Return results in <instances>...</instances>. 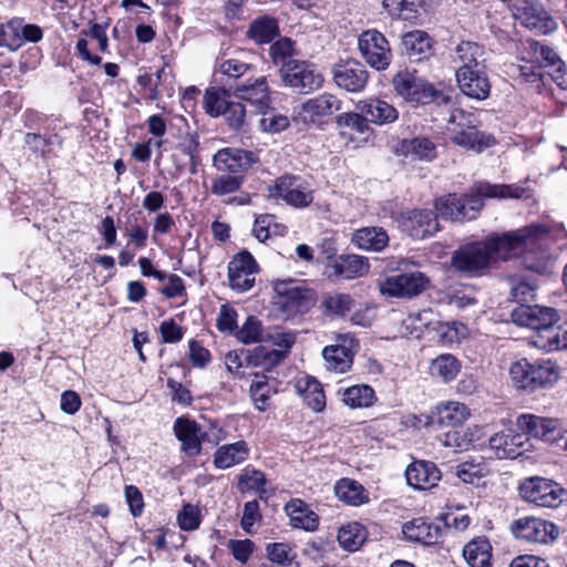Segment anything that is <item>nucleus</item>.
Here are the masks:
<instances>
[{"label":"nucleus","instance_id":"48","mask_svg":"<svg viewBox=\"0 0 567 567\" xmlns=\"http://www.w3.org/2000/svg\"><path fill=\"white\" fill-rule=\"evenodd\" d=\"M0 47L11 52L21 48L20 18H13L0 24Z\"/></svg>","mask_w":567,"mask_h":567},{"label":"nucleus","instance_id":"34","mask_svg":"<svg viewBox=\"0 0 567 567\" xmlns=\"http://www.w3.org/2000/svg\"><path fill=\"white\" fill-rule=\"evenodd\" d=\"M396 153L413 161H432L436 156V146L427 137L402 140L396 146Z\"/></svg>","mask_w":567,"mask_h":567},{"label":"nucleus","instance_id":"24","mask_svg":"<svg viewBox=\"0 0 567 567\" xmlns=\"http://www.w3.org/2000/svg\"><path fill=\"white\" fill-rule=\"evenodd\" d=\"M516 425L526 436L532 435L544 441H553L556 439L555 432L560 426V421L535 414H522L517 417Z\"/></svg>","mask_w":567,"mask_h":567},{"label":"nucleus","instance_id":"52","mask_svg":"<svg viewBox=\"0 0 567 567\" xmlns=\"http://www.w3.org/2000/svg\"><path fill=\"white\" fill-rule=\"evenodd\" d=\"M265 336L261 322L254 316H249L236 332V338L245 344L264 342Z\"/></svg>","mask_w":567,"mask_h":567},{"label":"nucleus","instance_id":"28","mask_svg":"<svg viewBox=\"0 0 567 567\" xmlns=\"http://www.w3.org/2000/svg\"><path fill=\"white\" fill-rule=\"evenodd\" d=\"M402 49L404 54L414 62L427 59L433 53L430 35L422 30H413L402 35Z\"/></svg>","mask_w":567,"mask_h":567},{"label":"nucleus","instance_id":"19","mask_svg":"<svg viewBox=\"0 0 567 567\" xmlns=\"http://www.w3.org/2000/svg\"><path fill=\"white\" fill-rule=\"evenodd\" d=\"M370 269L365 257L358 255H340L330 259L324 268V275L328 279L351 280L363 277Z\"/></svg>","mask_w":567,"mask_h":567},{"label":"nucleus","instance_id":"45","mask_svg":"<svg viewBox=\"0 0 567 567\" xmlns=\"http://www.w3.org/2000/svg\"><path fill=\"white\" fill-rule=\"evenodd\" d=\"M298 389L303 392L305 403L315 412H320L326 406V398L319 382L310 378L298 381Z\"/></svg>","mask_w":567,"mask_h":567},{"label":"nucleus","instance_id":"39","mask_svg":"<svg viewBox=\"0 0 567 567\" xmlns=\"http://www.w3.org/2000/svg\"><path fill=\"white\" fill-rule=\"evenodd\" d=\"M336 494L339 499L352 506L362 505L369 499L365 488L358 482L349 478H342L337 483Z\"/></svg>","mask_w":567,"mask_h":567},{"label":"nucleus","instance_id":"43","mask_svg":"<svg viewBox=\"0 0 567 567\" xmlns=\"http://www.w3.org/2000/svg\"><path fill=\"white\" fill-rule=\"evenodd\" d=\"M461 371L460 361L450 353L440 354L432 360L430 372L444 382L453 380Z\"/></svg>","mask_w":567,"mask_h":567},{"label":"nucleus","instance_id":"16","mask_svg":"<svg viewBox=\"0 0 567 567\" xmlns=\"http://www.w3.org/2000/svg\"><path fill=\"white\" fill-rule=\"evenodd\" d=\"M258 271L259 266L249 251L243 250L236 254L228 264L230 288L240 293L250 290Z\"/></svg>","mask_w":567,"mask_h":567},{"label":"nucleus","instance_id":"59","mask_svg":"<svg viewBox=\"0 0 567 567\" xmlns=\"http://www.w3.org/2000/svg\"><path fill=\"white\" fill-rule=\"evenodd\" d=\"M178 525L183 530H195L200 525V509L192 504L183 506L177 516Z\"/></svg>","mask_w":567,"mask_h":567},{"label":"nucleus","instance_id":"42","mask_svg":"<svg viewBox=\"0 0 567 567\" xmlns=\"http://www.w3.org/2000/svg\"><path fill=\"white\" fill-rule=\"evenodd\" d=\"M468 415L470 410L460 402H447L437 409V421L445 426L458 427Z\"/></svg>","mask_w":567,"mask_h":567},{"label":"nucleus","instance_id":"5","mask_svg":"<svg viewBox=\"0 0 567 567\" xmlns=\"http://www.w3.org/2000/svg\"><path fill=\"white\" fill-rule=\"evenodd\" d=\"M509 375L516 388L533 392L556 382L558 371L549 360L530 362L527 359H520L512 363Z\"/></svg>","mask_w":567,"mask_h":567},{"label":"nucleus","instance_id":"36","mask_svg":"<svg viewBox=\"0 0 567 567\" xmlns=\"http://www.w3.org/2000/svg\"><path fill=\"white\" fill-rule=\"evenodd\" d=\"M463 557L470 567H491L492 546L485 537L474 538L464 546Z\"/></svg>","mask_w":567,"mask_h":567},{"label":"nucleus","instance_id":"57","mask_svg":"<svg viewBox=\"0 0 567 567\" xmlns=\"http://www.w3.org/2000/svg\"><path fill=\"white\" fill-rule=\"evenodd\" d=\"M530 51L535 54L536 59L544 63L545 68L558 65L561 68L563 61L558 54L548 45L542 44L538 41L528 42Z\"/></svg>","mask_w":567,"mask_h":567},{"label":"nucleus","instance_id":"53","mask_svg":"<svg viewBox=\"0 0 567 567\" xmlns=\"http://www.w3.org/2000/svg\"><path fill=\"white\" fill-rule=\"evenodd\" d=\"M536 281L530 276H513L511 278L512 296L517 302L526 301L534 296Z\"/></svg>","mask_w":567,"mask_h":567},{"label":"nucleus","instance_id":"25","mask_svg":"<svg viewBox=\"0 0 567 567\" xmlns=\"http://www.w3.org/2000/svg\"><path fill=\"white\" fill-rule=\"evenodd\" d=\"M454 62L458 63L455 72L473 71L486 68L487 52L478 42L462 40L454 49Z\"/></svg>","mask_w":567,"mask_h":567},{"label":"nucleus","instance_id":"63","mask_svg":"<svg viewBox=\"0 0 567 567\" xmlns=\"http://www.w3.org/2000/svg\"><path fill=\"white\" fill-rule=\"evenodd\" d=\"M368 121L369 118L367 116L363 117L362 115L353 112L342 113L337 117V123L339 126L351 127L360 134H363L368 131Z\"/></svg>","mask_w":567,"mask_h":567},{"label":"nucleus","instance_id":"60","mask_svg":"<svg viewBox=\"0 0 567 567\" xmlns=\"http://www.w3.org/2000/svg\"><path fill=\"white\" fill-rule=\"evenodd\" d=\"M455 475L467 484H476L483 477V466L472 461L463 462L455 467Z\"/></svg>","mask_w":567,"mask_h":567},{"label":"nucleus","instance_id":"7","mask_svg":"<svg viewBox=\"0 0 567 567\" xmlns=\"http://www.w3.org/2000/svg\"><path fill=\"white\" fill-rule=\"evenodd\" d=\"M274 290L275 305L286 318L303 313L312 306V291L296 280H277Z\"/></svg>","mask_w":567,"mask_h":567},{"label":"nucleus","instance_id":"58","mask_svg":"<svg viewBox=\"0 0 567 567\" xmlns=\"http://www.w3.org/2000/svg\"><path fill=\"white\" fill-rule=\"evenodd\" d=\"M546 337L547 341L538 340L536 347L548 352L567 349V329L557 327L554 330H549Z\"/></svg>","mask_w":567,"mask_h":567},{"label":"nucleus","instance_id":"49","mask_svg":"<svg viewBox=\"0 0 567 567\" xmlns=\"http://www.w3.org/2000/svg\"><path fill=\"white\" fill-rule=\"evenodd\" d=\"M244 183L243 175L223 173L212 181L210 192L217 196H224L237 192Z\"/></svg>","mask_w":567,"mask_h":567},{"label":"nucleus","instance_id":"21","mask_svg":"<svg viewBox=\"0 0 567 567\" xmlns=\"http://www.w3.org/2000/svg\"><path fill=\"white\" fill-rule=\"evenodd\" d=\"M489 447L499 458H517L523 456L532 447L529 437L525 433L501 432L491 436Z\"/></svg>","mask_w":567,"mask_h":567},{"label":"nucleus","instance_id":"38","mask_svg":"<svg viewBox=\"0 0 567 567\" xmlns=\"http://www.w3.org/2000/svg\"><path fill=\"white\" fill-rule=\"evenodd\" d=\"M278 34V22L270 17L255 19L247 30V37L257 44L270 43Z\"/></svg>","mask_w":567,"mask_h":567},{"label":"nucleus","instance_id":"15","mask_svg":"<svg viewBox=\"0 0 567 567\" xmlns=\"http://www.w3.org/2000/svg\"><path fill=\"white\" fill-rule=\"evenodd\" d=\"M512 534L528 543L547 544L558 536L557 527L545 519L525 516L511 523Z\"/></svg>","mask_w":567,"mask_h":567},{"label":"nucleus","instance_id":"18","mask_svg":"<svg viewBox=\"0 0 567 567\" xmlns=\"http://www.w3.org/2000/svg\"><path fill=\"white\" fill-rule=\"evenodd\" d=\"M332 74L337 86L350 93L363 91L369 81L368 70L357 60L337 63L333 66Z\"/></svg>","mask_w":567,"mask_h":567},{"label":"nucleus","instance_id":"17","mask_svg":"<svg viewBox=\"0 0 567 567\" xmlns=\"http://www.w3.org/2000/svg\"><path fill=\"white\" fill-rule=\"evenodd\" d=\"M358 348L359 343L353 336H338L337 343L326 347L322 351L327 368L339 373H344L351 368Z\"/></svg>","mask_w":567,"mask_h":567},{"label":"nucleus","instance_id":"12","mask_svg":"<svg viewBox=\"0 0 567 567\" xmlns=\"http://www.w3.org/2000/svg\"><path fill=\"white\" fill-rule=\"evenodd\" d=\"M513 16L525 28L536 34H548L556 30L557 23L538 1L519 0L513 8Z\"/></svg>","mask_w":567,"mask_h":567},{"label":"nucleus","instance_id":"64","mask_svg":"<svg viewBox=\"0 0 567 567\" xmlns=\"http://www.w3.org/2000/svg\"><path fill=\"white\" fill-rule=\"evenodd\" d=\"M109 28V22L105 23H90L89 30H82L81 34L84 37H91L92 39H95L99 43V50L102 53H109V39L106 35V30Z\"/></svg>","mask_w":567,"mask_h":567},{"label":"nucleus","instance_id":"20","mask_svg":"<svg viewBox=\"0 0 567 567\" xmlns=\"http://www.w3.org/2000/svg\"><path fill=\"white\" fill-rule=\"evenodd\" d=\"M257 162V156L241 148L226 147L213 157V166L220 173L241 175Z\"/></svg>","mask_w":567,"mask_h":567},{"label":"nucleus","instance_id":"62","mask_svg":"<svg viewBox=\"0 0 567 567\" xmlns=\"http://www.w3.org/2000/svg\"><path fill=\"white\" fill-rule=\"evenodd\" d=\"M467 334V327L458 321L445 322L440 328L441 338L449 343L460 342L462 339L466 338Z\"/></svg>","mask_w":567,"mask_h":567},{"label":"nucleus","instance_id":"56","mask_svg":"<svg viewBox=\"0 0 567 567\" xmlns=\"http://www.w3.org/2000/svg\"><path fill=\"white\" fill-rule=\"evenodd\" d=\"M250 396L258 411H266L269 405L270 385L264 379L254 380L250 384Z\"/></svg>","mask_w":567,"mask_h":567},{"label":"nucleus","instance_id":"4","mask_svg":"<svg viewBox=\"0 0 567 567\" xmlns=\"http://www.w3.org/2000/svg\"><path fill=\"white\" fill-rule=\"evenodd\" d=\"M452 106L453 103L446 106L449 111L446 130L451 134L453 143L476 152H482L495 143L492 135L477 130V120L473 113L452 109Z\"/></svg>","mask_w":567,"mask_h":567},{"label":"nucleus","instance_id":"51","mask_svg":"<svg viewBox=\"0 0 567 567\" xmlns=\"http://www.w3.org/2000/svg\"><path fill=\"white\" fill-rule=\"evenodd\" d=\"M255 115H260L258 125L262 132L278 133L284 131L289 125L287 116L277 114L275 110L266 109L262 112H257Z\"/></svg>","mask_w":567,"mask_h":567},{"label":"nucleus","instance_id":"8","mask_svg":"<svg viewBox=\"0 0 567 567\" xmlns=\"http://www.w3.org/2000/svg\"><path fill=\"white\" fill-rule=\"evenodd\" d=\"M519 494L536 506L556 508L564 502L566 491L553 480L533 476L520 484Z\"/></svg>","mask_w":567,"mask_h":567},{"label":"nucleus","instance_id":"32","mask_svg":"<svg viewBox=\"0 0 567 567\" xmlns=\"http://www.w3.org/2000/svg\"><path fill=\"white\" fill-rule=\"evenodd\" d=\"M174 432L176 437L182 442V450L186 454L195 456L200 453L199 426L196 422L178 417L174 423Z\"/></svg>","mask_w":567,"mask_h":567},{"label":"nucleus","instance_id":"13","mask_svg":"<svg viewBox=\"0 0 567 567\" xmlns=\"http://www.w3.org/2000/svg\"><path fill=\"white\" fill-rule=\"evenodd\" d=\"M429 278L421 271L390 276L380 282V292L386 297L411 299L429 286Z\"/></svg>","mask_w":567,"mask_h":567},{"label":"nucleus","instance_id":"50","mask_svg":"<svg viewBox=\"0 0 567 567\" xmlns=\"http://www.w3.org/2000/svg\"><path fill=\"white\" fill-rule=\"evenodd\" d=\"M296 54L295 42L289 38H281L274 42L269 48V55L271 61L276 65H286L290 61H296L293 55Z\"/></svg>","mask_w":567,"mask_h":567},{"label":"nucleus","instance_id":"35","mask_svg":"<svg viewBox=\"0 0 567 567\" xmlns=\"http://www.w3.org/2000/svg\"><path fill=\"white\" fill-rule=\"evenodd\" d=\"M480 430L474 427H452L443 433L439 440L445 447H451L455 453L470 450L473 443L478 440Z\"/></svg>","mask_w":567,"mask_h":567},{"label":"nucleus","instance_id":"31","mask_svg":"<svg viewBox=\"0 0 567 567\" xmlns=\"http://www.w3.org/2000/svg\"><path fill=\"white\" fill-rule=\"evenodd\" d=\"M285 511L293 528L313 532L318 528L319 517L310 509L309 505L299 498L291 499L285 506Z\"/></svg>","mask_w":567,"mask_h":567},{"label":"nucleus","instance_id":"23","mask_svg":"<svg viewBox=\"0 0 567 567\" xmlns=\"http://www.w3.org/2000/svg\"><path fill=\"white\" fill-rule=\"evenodd\" d=\"M236 96L245 101L254 113L265 111L270 103L269 86L266 76L248 80L246 83L237 86Z\"/></svg>","mask_w":567,"mask_h":567},{"label":"nucleus","instance_id":"3","mask_svg":"<svg viewBox=\"0 0 567 567\" xmlns=\"http://www.w3.org/2000/svg\"><path fill=\"white\" fill-rule=\"evenodd\" d=\"M395 95L413 106L434 103L436 106H450L452 97L442 91H437L432 84L414 72L403 70L392 79Z\"/></svg>","mask_w":567,"mask_h":567},{"label":"nucleus","instance_id":"14","mask_svg":"<svg viewBox=\"0 0 567 567\" xmlns=\"http://www.w3.org/2000/svg\"><path fill=\"white\" fill-rule=\"evenodd\" d=\"M359 50L364 61L378 71L385 70L392 60V52L386 38L375 29L363 31L358 40Z\"/></svg>","mask_w":567,"mask_h":567},{"label":"nucleus","instance_id":"44","mask_svg":"<svg viewBox=\"0 0 567 567\" xmlns=\"http://www.w3.org/2000/svg\"><path fill=\"white\" fill-rule=\"evenodd\" d=\"M338 542L340 546L348 551L358 550L365 542L367 532L359 523L342 526L338 533Z\"/></svg>","mask_w":567,"mask_h":567},{"label":"nucleus","instance_id":"37","mask_svg":"<svg viewBox=\"0 0 567 567\" xmlns=\"http://www.w3.org/2000/svg\"><path fill=\"white\" fill-rule=\"evenodd\" d=\"M361 111L369 121L379 125L393 123L399 117V112L393 105L379 99L365 102Z\"/></svg>","mask_w":567,"mask_h":567},{"label":"nucleus","instance_id":"61","mask_svg":"<svg viewBox=\"0 0 567 567\" xmlns=\"http://www.w3.org/2000/svg\"><path fill=\"white\" fill-rule=\"evenodd\" d=\"M227 548L237 561L246 564L255 550V544L250 539H230Z\"/></svg>","mask_w":567,"mask_h":567},{"label":"nucleus","instance_id":"29","mask_svg":"<svg viewBox=\"0 0 567 567\" xmlns=\"http://www.w3.org/2000/svg\"><path fill=\"white\" fill-rule=\"evenodd\" d=\"M402 533L411 542L434 545L441 536V528L424 518H414L402 526Z\"/></svg>","mask_w":567,"mask_h":567},{"label":"nucleus","instance_id":"10","mask_svg":"<svg viewBox=\"0 0 567 567\" xmlns=\"http://www.w3.org/2000/svg\"><path fill=\"white\" fill-rule=\"evenodd\" d=\"M269 197L281 199L295 208H306L313 202V190L301 176L286 174L268 187Z\"/></svg>","mask_w":567,"mask_h":567},{"label":"nucleus","instance_id":"41","mask_svg":"<svg viewBox=\"0 0 567 567\" xmlns=\"http://www.w3.org/2000/svg\"><path fill=\"white\" fill-rule=\"evenodd\" d=\"M342 401L352 409L369 408L375 401L374 390L367 384L349 386L342 392Z\"/></svg>","mask_w":567,"mask_h":567},{"label":"nucleus","instance_id":"22","mask_svg":"<svg viewBox=\"0 0 567 567\" xmlns=\"http://www.w3.org/2000/svg\"><path fill=\"white\" fill-rule=\"evenodd\" d=\"M485 70L486 68H481V70L455 72L457 85L464 95L477 101L489 96L491 83Z\"/></svg>","mask_w":567,"mask_h":567},{"label":"nucleus","instance_id":"40","mask_svg":"<svg viewBox=\"0 0 567 567\" xmlns=\"http://www.w3.org/2000/svg\"><path fill=\"white\" fill-rule=\"evenodd\" d=\"M354 299L349 293L332 292L322 297L323 311L329 316L344 317L354 307Z\"/></svg>","mask_w":567,"mask_h":567},{"label":"nucleus","instance_id":"1","mask_svg":"<svg viewBox=\"0 0 567 567\" xmlns=\"http://www.w3.org/2000/svg\"><path fill=\"white\" fill-rule=\"evenodd\" d=\"M548 228L542 224H530L502 236L491 237L460 246L451 257L452 267L467 277L483 276L496 259L522 256L524 266L535 272L547 268L549 254L545 241Z\"/></svg>","mask_w":567,"mask_h":567},{"label":"nucleus","instance_id":"27","mask_svg":"<svg viewBox=\"0 0 567 567\" xmlns=\"http://www.w3.org/2000/svg\"><path fill=\"white\" fill-rule=\"evenodd\" d=\"M341 104L342 102L336 95L323 93L302 103L301 111L306 120L316 123L334 114L341 109Z\"/></svg>","mask_w":567,"mask_h":567},{"label":"nucleus","instance_id":"26","mask_svg":"<svg viewBox=\"0 0 567 567\" xmlns=\"http://www.w3.org/2000/svg\"><path fill=\"white\" fill-rule=\"evenodd\" d=\"M406 482L415 489H429L436 485L441 473L436 465L427 461H415L405 470Z\"/></svg>","mask_w":567,"mask_h":567},{"label":"nucleus","instance_id":"54","mask_svg":"<svg viewBox=\"0 0 567 567\" xmlns=\"http://www.w3.org/2000/svg\"><path fill=\"white\" fill-rule=\"evenodd\" d=\"M267 557L270 561L284 567H290L295 563L296 554L291 547L284 543H271L266 547Z\"/></svg>","mask_w":567,"mask_h":567},{"label":"nucleus","instance_id":"30","mask_svg":"<svg viewBox=\"0 0 567 567\" xmlns=\"http://www.w3.org/2000/svg\"><path fill=\"white\" fill-rule=\"evenodd\" d=\"M250 449L246 441H237L219 446L214 453V465L219 470H226L244 463L248 460Z\"/></svg>","mask_w":567,"mask_h":567},{"label":"nucleus","instance_id":"2","mask_svg":"<svg viewBox=\"0 0 567 567\" xmlns=\"http://www.w3.org/2000/svg\"><path fill=\"white\" fill-rule=\"evenodd\" d=\"M523 189L512 185H496L480 182L472 194H449L435 199L437 214L453 221L475 219L483 207V198H519Z\"/></svg>","mask_w":567,"mask_h":567},{"label":"nucleus","instance_id":"55","mask_svg":"<svg viewBox=\"0 0 567 567\" xmlns=\"http://www.w3.org/2000/svg\"><path fill=\"white\" fill-rule=\"evenodd\" d=\"M266 484L265 474L251 466H247L241 471L239 476V486L241 489H251L264 492Z\"/></svg>","mask_w":567,"mask_h":567},{"label":"nucleus","instance_id":"47","mask_svg":"<svg viewBox=\"0 0 567 567\" xmlns=\"http://www.w3.org/2000/svg\"><path fill=\"white\" fill-rule=\"evenodd\" d=\"M230 101L226 90L210 87L207 89L203 100V107L207 114L217 117L223 115L225 107Z\"/></svg>","mask_w":567,"mask_h":567},{"label":"nucleus","instance_id":"6","mask_svg":"<svg viewBox=\"0 0 567 567\" xmlns=\"http://www.w3.org/2000/svg\"><path fill=\"white\" fill-rule=\"evenodd\" d=\"M381 216H390L398 221L402 231L414 239L434 236L440 230L436 215L430 209H411L399 212L395 205L388 202L381 209Z\"/></svg>","mask_w":567,"mask_h":567},{"label":"nucleus","instance_id":"33","mask_svg":"<svg viewBox=\"0 0 567 567\" xmlns=\"http://www.w3.org/2000/svg\"><path fill=\"white\" fill-rule=\"evenodd\" d=\"M351 241L360 249L382 251L389 244V236L382 227H363L352 234Z\"/></svg>","mask_w":567,"mask_h":567},{"label":"nucleus","instance_id":"11","mask_svg":"<svg viewBox=\"0 0 567 567\" xmlns=\"http://www.w3.org/2000/svg\"><path fill=\"white\" fill-rule=\"evenodd\" d=\"M284 84L300 93H310L320 89L323 76L315 64L305 60L290 61L279 69Z\"/></svg>","mask_w":567,"mask_h":567},{"label":"nucleus","instance_id":"9","mask_svg":"<svg viewBox=\"0 0 567 567\" xmlns=\"http://www.w3.org/2000/svg\"><path fill=\"white\" fill-rule=\"evenodd\" d=\"M513 322L517 326L527 327L537 331L534 344L538 340L547 341L549 330H554L555 323L558 321V313L554 308L542 307L538 305H522L512 311Z\"/></svg>","mask_w":567,"mask_h":567},{"label":"nucleus","instance_id":"46","mask_svg":"<svg viewBox=\"0 0 567 567\" xmlns=\"http://www.w3.org/2000/svg\"><path fill=\"white\" fill-rule=\"evenodd\" d=\"M223 115L231 130L239 131L249 123L255 113L247 110V106L243 103L230 101Z\"/></svg>","mask_w":567,"mask_h":567}]
</instances>
